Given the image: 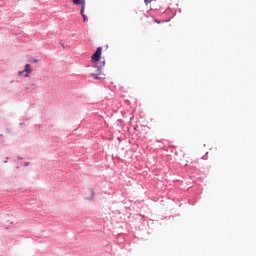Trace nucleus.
<instances>
[{"label":"nucleus","mask_w":256,"mask_h":256,"mask_svg":"<svg viewBox=\"0 0 256 256\" xmlns=\"http://www.w3.org/2000/svg\"><path fill=\"white\" fill-rule=\"evenodd\" d=\"M102 52H103V48L98 47V49H96L95 53L91 57L93 67L96 68V72L92 73L91 77H93L96 80L105 79V74L101 72V66H99V61H100Z\"/></svg>","instance_id":"f257e3e1"},{"label":"nucleus","mask_w":256,"mask_h":256,"mask_svg":"<svg viewBox=\"0 0 256 256\" xmlns=\"http://www.w3.org/2000/svg\"><path fill=\"white\" fill-rule=\"evenodd\" d=\"M73 4L82 6V13L85 12V0H73Z\"/></svg>","instance_id":"f03ea898"},{"label":"nucleus","mask_w":256,"mask_h":256,"mask_svg":"<svg viewBox=\"0 0 256 256\" xmlns=\"http://www.w3.org/2000/svg\"><path fill=\"white\" fill-rule=\"evenodd\" d=\"M24 72H26L27 74H30V73L32 72L31 66H30L29 64H27V65L25 66Z\"/></svg>","instance_id":"7ed1b4c3"},{"label":"nucleus","mask_w":256,"mask_h":256,"mask_svg":"<svg viewBox=\"0 0 256 256\" xmlns=\"http://www.w3.org/2000/svg\"><path fill=\"white\" fill-rule=\"evenodd\" d=\"M80 15H82L84 22L88 20V17L84 14V12L82 13V8H80Z\"/></svg>","instance_id":"20e7f679"},{"label":"nucleus","mask_w":256,"mask_h":256,"mask_svg":"<svg viewBox=\"0 0 256 256\" xmlns=\"http://www.w3.org/2000/svg\"><path fill=\"white\" fill-rule=\"evenodd\" d=\"M152 2V0H144V3H146V5L150 4Z\"/></svg>","instance_id":"39448f33"},{"label":"nucleus","mask_w":256,"mask_h":256,"mask_svg":"<svg viewBox=\"0 0 256 256\" xmlns=\"http://www.w3.org/2000/svg\"><path fill=\"white\" fill-rule=\"evenodd\" d=\"M33 62H34V63H38V60H37V59H34Z\"/></svg>","instance_id":"423d86ee"},{"label":"nucleus","mask_w":256,"mask_h":256,"mask_svg":"<svg viewBox=\"0 0 256 256\" xmlns=\"http://www.w3.org/2000/svg\"><path fill=\"white\" fill-rule=\"evenodd\" d=\"M24 72H19L20 75H22Z\"/></svg>","instance_id":"0eeeda50"},{"label":"nucleus","mask_w":256,"mask_h":256,"mask_svg":"<svg viewBox=\"0 0 256 256\" xmlns=\"http://www.w3.org/2000/svg\"><path fill=\"white\" fill-rule=\"evenodd\" d=\"M157 23H160V22H158V20H155Z\"/></svg>","instance_id":"6e6552de"}]
</instances>
